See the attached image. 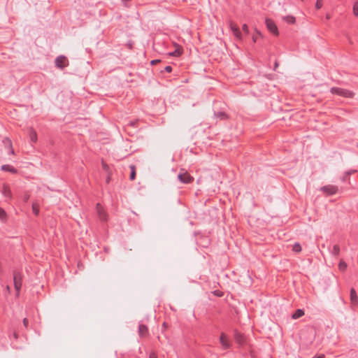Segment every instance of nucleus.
<instances>
[{
    "mask_svg": "<svg viewBox=\"0 0 358 358\" xmlns=\"http://www.w3.org/2000/svg\"><path fill=\"white\" fill-rule=\"evenodd\" d=\"M330 92L345 98H353L355 96V93L352 91L341 87H333L330 89Z\"/></svg>",
    "mask_w": 358,
    "mask_h": 358,
    "instance_id": "obj_1",
    "label": "nucleus"
},
{
    "mask_svg": "<svg viewBox=\"0 0 358 358\" xmlns=\"http://www.w3.org/2000/svg\"><path fill=\"white\" fill-rule=\"evenodd\" d=\"M138 334L139 338L142 340H146L150 336L148 327L141 322L138 324Z\"/></svg>",
    "mask_w": 358,
    "mask_h": 358,
    "instance_id": "obj_2",
    "label": "nucleus"
},
{
    "mask_svg": "<svg viewBox=\"0 0 358 358\" xmlns=\"http://www.w3.org/2000/svg\"><path fill=\"white\" fill-rule=\"evenodd\" d=\"M178 180L183 184H189L193 182L194 178L191 176L186 171L181 169L178 176Z\"/></svg>",
    "mask_w": 358,
    "mask_h": 358,
    "instance_id": "obj_3",
    "label": "nucleus"
},
{
    "mask_svg": "<svg viewBox=\"0 0 358 358\" xmlns=\"http://www.w3.org/2000/svg\"><path fill=\"white\" fill-rule=\"evenodd\" d=\"M55 66L60 69H64L69 66V61L64 55H59L55 60Z\"/></svg>",
    "mask_w": 358,
    "mask_h": 358,
    "instance_id": "obj_4",
    "label": "nucleus"
},
{
    "mask_svg": "<svg viewBox=\"0 0 358 358\" xmlns=\"http://www.w3.org/2000/svg\"><path fill=\"white\" fill-rule=\"evenodd\" d=\"M320 190L325 193L327 196L336 194L338 192V187L333 185H327L322 187Z\"/></svg>",
    "mask_w": 358,
    "mask_h": 358,
    "instance_id": "obj_5",
    "label": "nucleus"
},
{
    "mask_svg": "<svg viewBox=\"0 0 358 358\" xmlns=\"http://www.w3.org/2000/svg\"><path fill=\"white\" fill-rule=\"evenodd\" d=\"M267 29L275 36H278V29L273 20L271 19H266L265 21Z\"/></svg>",
    "mask_w": 358,
    "mask_h": 358,
    "instance_id": "obj_6",
    "label": "nucleus"
},
{
    "mask_svg": "<svg viewBox=\"0 0 358 358\" xmlns=\"http://www.w3.org/2000/svg\"><path fill=\"white\" fill-rule=\"evenodd\" d=\"M96 213L101 221H106L108 219V215L104 210L103 208L101 206L100 203L96 204Z\"/></svg>",
    "mask_w": 358,
    "mask_h": 358,
    "instance_id": "obj_7",
    "label": "nucleus"
},
{
    "mask_svg": "<svg viewBox=\"0 0 358 358\" xmlns=\"http://www.w3.org/2000/svg\"><path fill=\"white\" fill-rule=\"evenodd\" d=\"M220 343L223 349L227 350L231 347V343L224 333H222L220 337Z\"/></svg>",
    "mask_w": 358,
    "mask_h": 358,
    "instance_id": "obj_8",
    "label": "nucleus"
},
{
    "mask_svg": "<svg viewBox=\"0 0 358 358\" xmlns=\"http://www.w3.org/2000/svg\"><path fill=\"white\" fill-rule=\"evenodd\" d=\"M15 289L18 293L22 287V278L19 273H15L13 276Z\"/></svg>",
    "mask_w": 358,
    "mask_h": 358,
    "instance_id": "obj_9",
    "label": "nucleus"
},
{
    "mask_svg": "<svg viewBox=\"0 0 358 358\" xmlns=\"http://www.w3.org/2000/svg\"><path fill=\"white\" fill-rule=\"evenodd\" d=\"M214 117L220 120H227L229 116L224 111H214Z\"/></svg>",
    "mask_w": 358,
    "mask_h": 358,
    "instance_id": "obj_10",
    "label": "nucleus"
},
{
    "mask_svg": "<svg viewBox=\"0 0 358 358\" xmlns=\"http://www.w3.org/2000/svg\"><path fill=\"white\" fill-rule=\"evenodd\" d=\"M230 28L232 31L234 35L237 38L241 39V33L238 28V27L236 24H234L233 23L230 24Z\"/></svg>",
    "mask_w": 358,
    "mask_h": 358,
    "instance_id": "obj_11",
    "label": "nucleus"
},
{
    "mask_svg": "<svg viewBox=\"0 0 358 358\" xmlns=\"http://www.w3.org/2000/svg\"><path fill=\"white\" fill-rule=\"evenodd\" d=\"M174 45L176 47L175 51L170 52L169 55L172 57L180 56L183 52L182 48L176 43H174Z\"/></svg>",
    "mask_w": 358,
    "mask_h": 358,
    "instance_id": "obj_12",
    "label": "nucleus"
},
{
    "mask_svg": "<svg viewBox=\"0 0 358 358\" xmlns=\"http://www.w3.org/2000/svg\"><path fill=\"white\" fill-rule=\"evenodd\" d=\"M350 301L352 305H357L358 303V296L354 288L350 289Z\"/></svg>",
    "mask_w": 358,
    "mask_h": 358,
    "instance_id": "obj_13",
    "label": "nucleus"
},
{
    "mask_svg": "<svg viewBox=\"0 0 358 358\" xmlns=\"http://www.w3.org/2000/svg\"><path fill=\"white\" fill-rule=\"evenodd\" d=\"M1 170L3 171L10 172L12 173H17V170L14 166L9 164L2 165L1 167Z\"/></svg>",
    "mask_w": 358,
    "mask_h": 358,
    "instance_id": "obj_14",
    "label": "nucleus"
},
{
    "mask_svg": "<svg viewBox=\"0 0 358 358\" xmlns=\"http://www.w3.org/2000/svg\"><path fill=\"white\" fill-rule=\"evenodd\" d=\"M234 338L236 341L240 345H242L245 341L244 336L238 331H234Z\"/></svg>",
    "mask_w": 358,
    "mask_h": 358,
    "instance_id": "obj_15",
    "label": "nucleus"
},
{
    "mask_svg": "<svg viewBox=\"0 0 358 358\" xmlns=\"http://www.w3.org/2000/svg\"><path fill=\"white\" fill-rule=\"evenodd\" d=\"M330 252L334 256H338L340 254V247L338 245H333L332 248L330 249Z\"/></svg>",
    "mask_w": 358,
    "mask_h": 358,
    "instance_id": "obj_16",
    "label": "nucleus"
},
{
    "mask_svg": "<svg viewBox=\"0 0 358 358\" xmlns=\"http://www.w3.org/2000/svg\"><path fill=\"white\" fill-rule=\"evenodd\" d=\"M2 194L5 197H7L9 199L11 198V192H10V189L6 185H3V187Z\"/></svg>",
    "mask_w": 358,
    "mask_h": 358,
    "instance_id": "obj_17",
    "label": "nucleus"
},
{
    "mask_svg": "<svg viewBox=\"0 0 358 358\" xmlns=\"http://www.w3.org/2000/svg\"><path fill=\"white\" fill-rule=\"evenodd\" d=\"M304 315V311L302 309H297L292 315V317L294 320H296Z\"/></svg>",
    "mask_w": 358,
    "mask_h": 358,
    "instance_id": "obj_18",
    "label": "nucleus"
},
{
    "mask_svg": "<svg viewBox=\"0 0 358 358\" xmlns=\"http://www.w3.org/2000/svg\"><path fill=\"white\" fill-rule=\"evenodd\" d=\"M283 20L289 24H294L296 18L292 15H287L283 17Z\"/></svg>",
    "mask_w": 358,
    "mask_h": 358,
    "instance_id": "obj_19",
    "label": "nucleus"
},
{
    "mask_svg": "<svg viewBox=\"0 0 358 358\" xmlns=\"http://www.w3.org/2000/svg\"><path fill=\"white\" fill-rule=\"evenodd\" d=\"M29 138L32 142H36L37 141V134L34 130L30 129Z\"/></svg>",
    "mask_w": 358,
    "mask_h": 358,
    "instance_id": "obj_20",
    "label": "nucleus"
},
{
    "mask_svg": "<svg viewBox=\"0 0 358 358\" xmlns=\"http://www.w3.org/2000/svg\"><path fill=\"white\" fill-rule=\"evenodd\" d=\"M347 268V264L343 261V260H341L339 264H338V268L342 271H344Z\"/></svg>",
    "mask_w": 358,
    "mask_h": 358,
    "instance_id": "obj_21",
    "label": "nucleus"
},
{
    "mask_svg": "<svg viewBox=\"0 0 358 358\" xmlns=\"http://www.w3.org/2000/svg\"><path fill=\"white\" fill-rule=\"evenodd\" d=\"M293 251H294L296 252H299L301 251V246L299 243H296L293 245Z\"/></svg>",
    "mask_w": 358,
    "mask_h": 358,
    "instance_id": "obj_22",
    "label": "nucleus"
},
{
    "mask_svg": "<svg viewBox=\"0 0 358 358\" xmlns=\"http://www.w3.org/2000/svg\"><path fill=\"white\" fill-rule=\"evenodd\" d=\"M6 218V211L0 207V220H4Z\"/></svg>",
    "mask_w": 358,
    "mask_h": 358,
    "instance_id": "obj_23",
    "label": "nucleus"
},
{
    "mask_svg": "<svg viewBox=\"0 0 358 358\" xmlns=\"http://www.w3.org/2000/svg\"><path fill=\"white\" fill-rule=\"evenodd\" d=\"M129 168L131 169V173H130V179L131 180H134V164H131L129 166Z\"/></svg>",
    "mask_w": 358,
    "mask_h": 358,
    "instance_id": "obj_24",
    "label": "nucleus"
},
{
    "mask_svg": "<svg viewBox=\"0 0 358 358\" xmlns=\"http://www.w3.org/2000/svg\"><path fill=\"white\" fill-rule=\"evenodd\" d=\"M353 13L355 16H358V2H356L353 6Z\"/></svg>",
    "mask_w": 358,
    "mask_h": 358,
    "instance_id": "obj_25",
    "label": "nucleus"
},
{
    "mask_svg": "<svg viewBox=\"0 0 358 358\" xmlns=\"http://www.w3.org/2000/svg\"><path fill=\"white\" fill-rule=\"evenodd\" d=\"M213 294L215 296H217V297H222V296H223V294H223V292H222V291L218 290V289H217V290H215V291L213 292Z\"/></svg>",
    "mask_w": 358,
    "mask_h": 358,
    "instance_id": "obj_26",
    "label": "nucleus"
},
{
    "mask_svg": "<svg viewBox=\"0 0 358 358\" xmlns=\"http://www.w3.org/2000/svg\"><path fill=\"white\" fill-rule=\"evenodd\" d=\"M322 7V2L321 0H317L315 3V8L316 9L319 10Z\"/></svg>",
    "mask_w": 358,
    "mask_h": 358,
    "instance_id": "obj_27",
    "label": "nucleus"
},
{
    "mask_svg": "<svg viewBox=\"0 0 358 358\" xmlns=\"http://www.w3.org/2000/svg\"><path fill=\"white\" fill-rule=\"evenodd\" d=\"M242 29H243V31L245 33V34H248L249 33V29H248V27L247 26V24H244L242 27Z\"/></svg>",
    "mask_w": 358,
    "mask_h": 358,
    "instance_id": "obj_28",
    "label": "nucleus"
},
{
    "mask_svg": "<svg viewBox=\"0 0 358 358\" xmlns=\"http://www.w3.org/2000/svg\"><path fill=\"white\" fill-rule=\"evenodd\" d=\"M356 172H357V170H355V169H352V170H350V171H346V172H345V175H346V176H350V175H351V174H353V173H356Z\"/></svg>",
    "mask_w": 358,
    "mask_h": 358,
    "instance_id": "obj_29",
    "label": "nucleus"
},
{
    "mask_svg": "<svg viewBox=\"0 0 358 358\" xmlns=\"http://www.w3.org/2000/svg\"><path fill=\"white\" fill-rule=\"evenodd\" d=\"M164 71L167 73H171L172 71V67L171 66H166L164 68Z\"/></svg>",
    "mask_w": 358,
    "mask_h": 358,
    "instance_id": "obj_30",
    "label": "nucleus"
},
{
    "mask_svg": "<svg viewBox=\"0 0 358 358\" xmlns=\"http://www.w3.org/2000/svg\"><path fill=\"white\" fill-rule=\"evenodd\" d=\"M149 358H157V355L155 352H151L150 354Z\"/></svg>",
    "mask_w": 358,
    "mask_h": 358,
    "instance_id": "obj_31",
    "label": "nucleus"
},
{
    "mask_svg": "<svg viewBox=\"0 0 358 358\" xmlns=\"http://www.w3.org/2000/svg\"><path fill=\"white\" fill-rule=\"evenodd\" d=\"M160 62V60H159V59H154V60H152V61L150 62V64H151V65H153V64H157V63H158V62Z\"/></svg>",
    "mask_w": 358,
    "mask_h": 358,
    "instance_id": "obj_32",
    "label": "nucleus"
},
{
    "mask_svg": "<svg viewBox=\"0 0 358 358\" xmlns=\"http://www.w3.org/2000/svg\"><path fill=\"white\" fill-rule=\"evenodd\" d=\"M102 166H103V169H105L106 171H107V170H108V165H107L106 164H105V163H103H103H102Z\"/></svg>",
    "mask_w": 358,
    "mask_h": 358,
    "instance_id": "obj_33",
    "label": "nucleus"
},
{
    "mask_svg": "<svg viewBox=\"0 0 358 358\" xmlns=\"http://www.w3.org/2000/svg\"><path fill=\"white\" fill-rule=\"evenodd\" d=\"M279 64H278V62L277 61L275 62V64H274V69L273 70L275 71L277 69V68L278 67Z\"/></svg>",
    "mask_w": 358,
    "mask_h": 358,
    "instance_id": "obj_34",
    "label": "nucleus"
},
{
    "mask_svg": "<svg viewBox=\"0 0 358 358\" xmlns=\"http://www.w3.org/2000/svg\"><path fill=\"white\" fill-rule=\"evenodd\" d=\"M313 358H324V355H317V356H315Z\"/></svg>",
    "mask_w": 358,
    "mask_h": 358,
    "instance_id": "obj_35",
    "label": "nucleus"
},
{
    "mask_svg": "<svg viewBox=\"0 0 358 358\" xmlns=\"http://www.w3.org/2000/svg\"><path fill=\"white\" fill-rule=\"evenodd\" d=\"M23 323H24V326H27V325L28 320H27V318H24V319L23 320Z\"/></svg>",
    "mask_w": 358,
    "mask_h": 358,
    "instance_id": "obj_36",
    "label": "nucleus"
},
{
    "mask_svg": "<svg viewBox=\"0 0 358 358\" xmlns=\"http://www.w3.org/2000/svg\"><path fill=\"white\" fill-rule=\"evenodd\" d=\"M33 211L36 215H38V210H36L34 206H33Z\"/></svg>",
    "mask_w": 358,
    "mask_h": 358,
    "instance_id": "obj_37",
    "label": "nucleus"
},
{
    "mask_svg": "<svg viewBox=\"0 0 358 358\" xmlns=\"http://www.w3.org/2000/svg\"><path fill=\"white\" fill-rule=\"evenodd\" d=\"M252 40H253V42L255 43L256 41H257V37L255 36H252Z\"/></svg>",
    "mask_w": 358,
    "mask_h": 358,
    "instance_id": "obj_38",
    "label": "nucleus"
},
{
    "mask_svg": "<svg viewBox=\"0 0 358 358\" xmlns=\"http://www.w3.org/2000/svg\"><path fill=\"white\" fill-rule=\"evenodd\" d=\"M10 153H12V154H13V153H14V150H13V149H12V148H11V149H10Z\"/></svg>",
    "mask_w": 358,
    "mask_h": 358,
    "instance_id": "obj_39",
    "label": "nucleus"
},
{
    "mask_svg": "<svg viewBox=\"0 0 358 358\" xmlns=\"http://www.w3.org/2000/svg\"><path fill=\"white\" fill-rule=\"evenodd\" d=\"M162 326H163V327H166V323L164 322Z\"/></svg>",
    "mask_w": 358,
    "mask_h": 358,
    "instance_id": "obj_40",
    "label": "nucleus"
},
{
    "mask_svg": "<svg viewBox=\"0 0 358 358\" xmlns=\"http://www.w3.org/2000/svg\"><path fill=\"white\" fill-rule=\"evenodd\" d=\"M130 124H131V126H134V122H131Z\"/></svg>",
    "mask_w": 358,
    "mask_h": 358,
    "instance_id": "obj_41",
    "label": "nucleus"
},
{
    "mask_svg": "<svg viewBox=\"0 0 358 358\" xmlns=\"http://www.w3.org/2000/svg\"><path fill=\"white\" fill-rule=\"evenodd\" d=\"M109 180H110V178L108 177V178H107V180H106V182H108Z\"/></svg>",
    "mask_w": 358,
    "mask_h": 358,
    "instance_id": "obj_42",
    "label": "nucleus"
},
{
    "mask_svg": "<svg viewBox=\"0 0 358 358\" xmlns=\"http://www.w3.org/2000/svg\"><path fill=\"white\" fill-rule=\"evenodd\" d=\"M9 145H10V147H11V142L10 141H9Z\"/></svg>",
    "mask_w": 358,
    "mask_h": 358,
    "instance_id": "obj_43",
    "label": "nucleus"
},
{
    "mask_svg": "<svg viewBox=\"0 0 358 358\" xmlns=\"http://www.w3.org/2000/svg\"><path fill=\"white\" fill-rule=\"evenodd\" d=\"M6 289H8V290H9V289H10V287H9L8 286H7Z\"/></svg>",
    "mask_w": 358,
    "mask_h": 358,
    "instance_id": "obj_44",
    "label": "nucleus"
},
{
    "mask_svg": "<svg viewBox=\"0 0 358 358\" xmlns=\"http://www.w3.org/2000/svg\"><path fill=\"white\" fill-rule=\"evenodd\" d=\"M343 180L345 181V177H343Z\"/></svg>",
    "mask_w": 358,
    "mask_h": 358,
    "instance_id": "obj_45",
    "label": "nucleus"
}]
</instances>
